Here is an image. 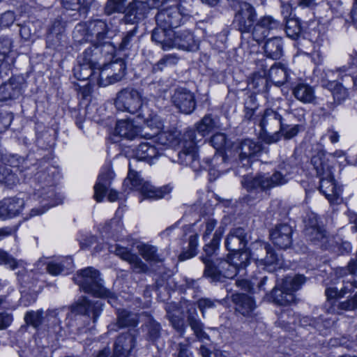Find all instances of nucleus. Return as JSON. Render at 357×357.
<instances>
[{
	"instance_id": "40",
	"label": "nucleus",
	"mask_w": 357,
	"mask_h": 357,
	"mask_svg": "<svg viewBox=\"0 0 357 357\" xmlns=\"http://www.w3.org/2000/svg\"><path fill=\"white\" fill-rule=\"evenodd\" d=\"M88 29L91 36H95L100 41L105 38L107 27L104 21L97 20L89 23Z\"/></svg>"
},
{
	"instance_id": "13",
	"label": "nucleus",
	"mask_w": 357,
	"mask_h": 357,
	"mask_svg": "<svg viewBox=\"0 0 357 357\" xmlns=\"http://www.w3.org/2000/svg\"><path fill=\"white\" fill-rule=\"evenodd\" d=\"M327 301L332 306L328 310L329 313L341 314L343 311H351L357 309V293L350 299L342 302H337L336 300L343 298L340 296V290L336 287H328L325 291Z\"/></svg>"
},
{
	"instance_id": "24",
	"label": "nucleus",
	"mask_w": 357,
	"mask_h": 357,
	"mask_svg": "<svg viewBox=\"0 0 357 357\" xmlns=\"http://www.w3.org/2000/svg\"><path fill=\"white\" fill-rule=\"evenodd\" d=\"M245 230L241 228H235L230 230L225 240L227 249L232 252L241 251L246 245Z\"/></svg>"
},
{
	"instance_id": "43",
	"label": "nucleus",
	"mask_w": 357,
	"mask_h": 357,
	"mask_svg": "<svg viewBox=\"0 0 357 357\" xmlns=\"http://www.w3.org/2000/svg\"><path fill=\"white\" fill-rule=\"evenodd\" d=\"M19 93V89L14 87L10 82L6 83L0 86V101L15 98Z\"/></svg>"
},
{
	"instance_id": "45",
	"label": "nucleus",
	"mask_w": 357,
	"mask_h": 357,
	"mask_svg": "<svg viewBox=\"0 0 357 357\" xmlns=\"http://www.w3.org/2000/svg\"><path fill=\"white\" fill-rule=\"evenodd\" d=\"M224 232V227L220 226L216 229L211 243L208 245H206L204 248V251L206 252L207 255H212L215 252V249L218 248L220 241Z\"/></svg>"
},
{
	"instance_id": "55",
	"label": "nucleus",
	"mask_w": 357,
	"mask_h": 357,
	"mask_svg": "<svg viewBox=\"0 0 357 357\" xmlns=\"http://www.w3.org/2000/svg\"><path fill=\"white\" fill-rule=\"evenodd\" d=\"M123 227L121 220L120 218H114L111 221L106 224L104 228L105 232H112V234H117L121 231Z\"/></svg>"
},
{
	"instance_id": "23",
	"label": "nucleus",
	"mask_w": 357,
	"mask_h": 357,
	"mask_svg": "<svg viewBox=\"0 0 357 357\" xmlns=\"http://www.w3.org/2000/svg\"><path fill=\"white\" fill-rule=\"evenodd\" d=\"M236 310L246 317H252L256 308L253 298L244 294H235L231 296Z\"/></svg>"
},
{
	"instance_id": "56",
	"label": "nucleus",
	"mask_w": 357,
	"mask_h": 357,
	"mask_svg": "<svg viewBox=\"0 0 357 357\" xmlns=\"http://www.w3.org/2000/svg\"><path fill=\"white\" fill-rule=\"evenodd\" d=\"M333 98L337 103H340L348 96L347 90L342 85H337L332 92Z\"/></svg>"
},
{
	"instance_id": "15",
	"label": "nucleus",
	"mask_w": 357,
	"mask_h": 357,
	"mask_svg": "<svg viewBox=\"0 0 357 357\" xmlns=\"http://www.w3.org/2000/svg\"><path fill=\"white\" fill-rule=\"evenodd\" d=\"M293 229L287 223L275 226L270 231V238L273 243L280 249H287L292 243Z\"/></svg>"
},
{
	"instance_id": "2",
	"label": "nucleus",
	"mask_w": 357,
	"mask_h": 357,
	"mask_svg": "<svg viewBox=\"0 0 357 357\" xmlns=\"http://www.w3.org/2000/svg\"><path fill=\"white\" fill-rule=\"evenodd\" d=\"M74 280L85 292L96 297L107 298L112 305L115 303L116 296L103 287L99 273L93 268L88 267L80 271Z\"/></svg>"
},
{
	"instance_id": "25",
	"label": "nucleus",
	"mask_w": 357,
	"mask_h": 357,
	"mask_svg": "<svg viewBox=\"0 0 357 357\" xmlns=\"http://www.w3.org/2000/svg\"><path fill=\"white\" fill-rule=\"evenodd\" d=\"M157 146L176 147L181 146L183 141V135L177 130L159 132L154 137Z\"/></svg>"
},
{
	"instance_id": "21",
	"label": "nucleus",
	"mask_w": 357,
	"mask_h": 357,
	"mask_svg": "<svg viewBox=\"0 0 357 357\" xmlns=\"http://www.w3.org/2000/svg\"><path fill=\"white\" fill-rule=\"evenodd\" d=\"M142 128L135 125L131 119H120L116 121L115 134L128 140L142 137Z\"/></svg>"
},
{
	"instance_id": "44",
	"label": "nucleus",
	"mask_w": 357,
	"mask_h": 357,
	"mask_svg": "<svg viewBox=\"0 0 357 357\" xmlns=\"http://www.w3.org/2000/svg\"><path fill=\"white\" fill-rule=\"evenodd\" d=\"M139 254L147 261H158L157 255V248L155 246L142 244L137 245Z\"/></svg>"
},
{
	"instance_id": "58",
	"label": "nucleus",
	"mask_w": 357,
	"mask_h": 357,
	"mask_svg": "<svg viewBox=\"0 0 357 357\" xmlns=\"http://www.w3.org/2000/svg\"><path fill=\"white\" fill-rule=\"evenodd\" d=\"M15 20V16L13 12L7 11L3 13L0 17V26L1 27H8L13 24Z\"/></svg>"
},
{
	"instance_id": "1",
	"label": "nucleus",
	"mask_w": 357,
	"mask_h": 357,
	"mask_svg": "<svg viewBox=\"0 0 357 357\" xmlns=\"http://www.w3.org/2000/svg\"><path fill=\"white\" fill-rule=\"evenodd\" d=\"M311 163L320 178V192L331 203H339L342 190L333 178L332 167L328 163L326 153L322 150L317 151L312 155Z\"/></svg>"
},
{
	"instance_id": "36",
	"label": "nucleus",
	"mask_w": 357,
	"mask_h": 357,
	"mask_svg": "<svg viewBox=\"0 0 357 357\" xmlns=\"http://www.w3.org/2000/svg\"><path fill=\"white\" fill-rule=\"evenodd\" d=\"M45 194H47V196L45 197H43L42 200L40 201V203L42 204V207L32 208L30 212L31 217L41 215L44 213L47 210H48L50 207L54 206L60 203L59 202L52 201L53 197L54 196L53 190H48L47 192L45 191Z\"/></svg>"
},
{
	"instance_id": "62",
	"label": "nucleus",
	"mask_w": 357,
	"mask_h": 357,
	"mask_svg": "<svg viewBox=\"0 0 357 357\" xmlns=\"http://www.w3.org/2000/svg\"><path fill=\"white\" fill-rule=\"evenodd\" d=\"M13 321V317L7 312L0 313V330L7 328Z\"/></svg>"
},
{
	"instance_id": "28",
	"label": "nucleus",
	"mask_w": 357,
	"mask_h": 357,
	"mask_svg": "<svg viewBox=\"0 0 357 357\" xmlns=\"http://www.w3.org/2000/svg\"><path fill=\"white\" fill-rule=\"evenodd\" d=\"M255 245L261 254L265 253L266 255L264 258L262 257V255H260L259 253H253V256L255 257V259L256 260L257 266H268L277 263L278 257L275 254L271 245L264 242H257L255 243Z\"/></svg>"
},
{
	"instance_id": "33",
	"label": "nucleus",
	"mask_w": 357,
	"mask_h": 357,
	"mask_svg": "<svg viewBox=\"0 0 357 357\" xmlns=\"http://www.w3.org/2000/svg\"><path fill=\"white\" fill-rule=\"evenodd\" d=\"M266 55L273 59H278L282 55V38L275 37L266 40L264 47Z\"/></svg>"
},
{
	"instance_id": "30",
	"label": "nucleus",
	"mask_w": 357,
	"mask_h": 357,
	"mask_svg": "<svg viewBox=\"0 0 357 357\" xmlns=\"http://www.w3.org/2000/svg\"><path fill=\"white\" fill-rule=\"evenodd\" d=\"M114 252L123 260L128 261L135 272L143 273L146 271V264L137 255L131 253L127 248L116 245Z\"/></svg>"
},
{
	"instance_id": "35",
	"label": "nucleus",
	"mask_w": 357,
	"mask_h": 357,
	"mask_svg": "<svg viewBox=\"0 0 357 357\" xmlns=\"http://www.w3.org/2000/svg\"><path fill=\"white\" fill-rule=\"evenodd\" d=\"M109 173L101 174L98 176V181L94 185V198L100 202L105 195L109 185Z\"/></svg>"
},
{
	"instance_id": "22",
	"label": "nucleus",
	"mask_w": 357,
	"mask_h": 357,
	"mask_svg": "<svg viewBox=\"0 0 357 357\" xmlns=\"http://www.w3.org/2000/svg\"><path fill=\"white\" fill-rule=\"evenodd\" d=\"M171 48L176 47L187 51H194L197 49V44L194 40L192 34L188 31L173 30L171 38Z\"/></svg>"
},
{
	"instance_id": "39",
	"label": "nucleus",
	"mask_w": 357,
	"mask_h": 357,
	"mask_svg": "<svg viewBox=\"0 0 357 357\" xmlns=\"http://www.w3.org/2000/svg\"><path fill=\"white\" fill-rule=\"evenodd\" d=\"M24 320L27 324L36 329L41 326L45 327V318L42 310L27 312L24 316Z\"/></svg>"
},
{
	"instance_id": "59",
	"label": "nucleus",
	"mask_w": 357,
	"mask_h": 357,
	"mask_svg": "<svg viewBox=\"0 0 357 357\" xmlns=\"http://www.w3.org/2000/svg\"><path fill=\"white\" fill-rule=\"evenodd\" d=\"M169 321L172 326L182 334L185 331V324L183 318L176 316L174 314L170 315Z\"/></svg>"
},
{
	"instance_id": "46",
	"label": "nucleus",
	"mask_w": 357,
	"mask_h": 357,
	"mask_svg": "<svg viewBox=\"0 0 357 357\" xmlns=\"http://www.w3.org/2000/svg\"><path fill=\"white\" fill-rule=\"evenodd\" d=\"M198 245V236L197 234L192 235L189 238L188 250L183 252L179 255L181 261L193 257L196 255V250Z\"/></svg>"
},
{
	"instance_id": "47",
	"label": "nucleus",
	"mask_w": 357,
	"mask_h": 357,
	"mask_svg": "<svg viewBox=\"0 0 357 357\" xmlns=\"http://www.w3.org/2000/svg\"><path fill=\"white\" fill-rule=\"evenodd\" d=\"M82 305L85 307L86 313L88 315H90L91 314H93V322H96L102 311V303L100 301H96L91 303L88 301H84Z\"/></svg>"
},
{
	"instance_id": "16",
	"label": "nucleus",
	"mask_w": 357,
	"mask_h": 357,
	"mask_svg": "<svg viewBox=\"0 0 357 357\" xmlns=\"http://www.w3.org/2000/svg\"><path fill=\"white\" fill-rule=\"evenodd\" d=\"M172 102L181 112L186 114L193 112L196 106L194 94L183 88L175 91L172 96Z\"/></svg>"
},
{
	"instance_id": "57",
	"label": "nucleus",
	"mask_w": 357,
	"mask_h": 357,
	"mask_svg": "<svg viewBox=\"0 0 357 357\" xmlns=\"http://www.w3.org/2000/svg\"><path fill=\"white\" fill-rule=\"evenodd\" d=\"M280 131L282 133L287 139H291L298 132V126L296 125L289 126L284 123L280 128Z\"/></svg>"
},
{
	"instance_id": "10",
	"label": "nucleus",
	"mask_w": 357,
	"mask_h": 357,
	"mask_svg": "<svg viewBox=\"0 0 357 357\" xmlns=\"http://www.w3.org/2000/svg\"><path fill=\"white\" fill-rule=\"evenodd\" d=\"M257 11L250 3L242 1L234 15V24L241 33L252 31L257 20Z\"/></svg>"
},
{
	"instance_id": "18",
	"label": "nucleus",
	"mask_w": 357,
	"mask_h": 357,
	"mask_svg": "<svg viewBox=\"0 0 357 357\" xmlns=\"http://www.w3.org/2000/svg\"><path fill=\"white\" fill-rule=\"evenodd\" d=\"M136 331L123 333L116 339L112 357H128L130 351L135 347Z\"/></svg>"
},
{
	"instance_id": "8",
	"label": "nucleus",
	"mask_w": 357,
	"mask_h": 357,
	"mask_svg": "<svg viewBox=\"0 0 357 357\" xmlns=\"http://www.w3.org/2000/svg\"><path fill=\"white\" fill-rule=\"evenodd\" d=\"M195 131L188 130L183 134V141L181 144L182 150L178 153V161L180 164L190 166L196 169L199 165Z\"/></svg>"
},
{
	"instance_id": "14",
	"label": "nucleus",
	"mask_w": 357,
	"mask_h": 357,
	"mask_svg": "<svg viewBox=\"0 0 357 357\" xmlns=\"http://www.w3.org/2000/svg\"><path fill=\"white\" fill-rule=\"evenodd\" d=\"M305 235L307 238L314 243H320L322 245L327 241L326 230L318 222L315 214H310L305 220Z\"/></svg>"
},
{
	"instance_id": "11",
	"label": "nucleus",
	"mask_w": 357,
	"mask_h": 357,
	"mask_svg": "<svg viewBox=\"0 0 357 357\" xmlns=\"http://www.w3.org/2000/svg\"><path fill=\"white\" fill-rule=\"evenodd\" d=\"M185 15L184 8L181 5L170 6L158 13L155 17L157 25L173 30L180 26Z\"/></svg>"
},
{
	"instance_id": "19",
	"label": "nucleus",
	"mask_w": 357,
	"mask_h": 357,
	"mask_svg": "<svg viewBox=\"0 0 357 357\" xmlns=\"http://www.w3.org/2000/svg\"><path fill=\"white\" fill-rule=\"evenodd\" d=\"M150 142L141 143L135 151V156L137 160H144L149 164L154 162L160 155L162 148L152 138Z\"/></svg>"
},
{
	"instance_id": "51",
	"label": "nucleus",
	"mask_w": 357,
	"mask_h": 357,
	"mask_svg": "<svg viewBox=\"0 0 357 357\" xmlns=\"http://www.w3.org/2000/svg\"><path fill=\"white\" fill-rule=\"evenodd\" d=\"M231 255L232 260H236L238 263V269L245 268L249 264L250 255L248 251H237Z\"/></svg>"
},
{
	"instance_id": "9",
	"label": "nucleus",
	"mask_w": 357,
	"mask_h": 357,
	"mask_svg": "<svg viewBox=\"0 0 357 357\" xmlns=\"http://www.w3.org/2000/svg\"><path fill=\"white\" fill-rule=\"evenodd\" d=\"M205 264L204 274L213 279H220L221 276L226 278H233L239 270L238 263L232 260L231 255L227 256V259L220 260L216 266H213L209 259H204Z\"/></svg>"
},
{
	"instance_id": "26",
	"label": "nucleus",
	"mask_w": 357,
	"mask_h": 357,
	"mask_svg": "<svg viewBox=\"0 0 357 357\" xmlns=\"http://www.w3.org/2000/svg\"><path fill=\"white\" fill-rule=\"evenodd\" d=\"M139 116L144 119L146 127L152 130V133H149L145 130V128L142 129V138L151 139L152 138H154L155 135L163 128L162 121L155 113L151 112L147 115L144 113H142Z\"/></svg>"
},
{
	"instance_id": "60",
	"label": "nucleus",
	"mask_w": 357,
	"mask_h": 357,
	"mask_svg": "<svg viewBox=\"0 0 357 357\" xmlns=\"http://www.w3.org/2000/svg\"><path fill=\"white\" fill-rule=\"evenodd\" d=\"M176 58L172 55H167L162 58L154 66V70H162L165 66L173 65L176 63Z\"/></svg>"
},
{
	"instance_id": "48",
	"label": "nucleus",
	"mask_w": 357,
	"mask_h": 357,
	"mask_svg": "<svg viewBox=\"0 0 357 357\" xmlns=\"http://www.w3.org/2000/svg\"><path fill=\"white\" fill-rule=\"evenodd\" d=\"M58 310H48L45 313V327L47 328H54L59 326L61 324V320L58 317Z\"/></svg>"
},
{
	"instance_id": "20",
	"label": "nucleus",
	"mask_w": 357,
	"mask_h": 357,
	"mask_svg": "<svg viewBox=\"0 0 357 357\" xmlns=\"http://www.w3.org/2000/svg\"><path fill=\"white\" fill-rule=\"evenodd\" d=\"M232 148L235 152L234 155H237L241 162L246 161L243 165H248L250 158L260 151V146L249 139L234 143Z\"/></svg>"
},
{
	"instance_id": "27",
	"label": "nucleus",
	"mask_w": 357,
	"mask_h": 357,
	"mask_svg": "<svg viewBox=\"0 0 357 357\" xmlns=\"http://www.w3.org/2000/svg\"><path fill=\"white\" fill-rule=\"evenodd\" d=\"M283 119L280 114L272 109H266L259 122V126L264 132H269L280 128L283 123Z\"/></svg>"
},
{
	"instance_id": "7",
	"label": "nucleus",
	"mask_w": 357,
	"mask_h": 357,
	"mask_svg": "<svg viewBox=\"0 0 357 357\" xmlns=\"http://www.w3.org/2000/svg\"><path fill=\"white\" fill-rule=\"evenodd\" d=\"M143 102L144 99L141 91L134 88L127 87L117 93L114 106L119 111L135 114L140 109L144 112Z\"/></svg>"
},
{
	"instance_id": "61",
	"label": "nucleus",
	"mask_w": 357,
	"mask_h": 357,
	"mask_svg": "<svg viewBox=\"0 0 357 357\" xmlns=\"http://www.w3.org/2000/svg\"><path fill=\"white\" fill-rule=\"evenodd\" d=\"M11 43L8 38H0V61H3L6 54L10 50Z\"/></svg>"
},
{
	"instance_id": "54",
	"label": "nucleus",
	"mask_w": 357,
	"mask_h": 357,
	"mask_svg": "<svg viewBox=\"0 0 357 357\" xmlns=\"http://www.w3.org/2000/svg\"><path fill=\"white\" fill-rule=\"evenodd\" d=\"M0 264L6 265L13 270L18 266V261L6 252L0 249Z\"/></svg>"
},
{
	"instance_id": "50",
	"label": "nucleus",
	"mask_w": 357,
	"mask_h": 357,
	"mask_svg": "<svg viewBox=\"0 0 357 357\" xmlns=\"http://www.w3.org/2000/svg\"><path fill=\"white\" fill-rule=\"evenodd\" d=\"M218 224L217 220L213 217L203 218V239L206 241L209 238L211 233L214 231Z\"/></svg>"
},
{
	"instance_id": "52",
	"label": "nucleus",
	"mask_w": 357,
	"mask_h": 357,
	"mask_svg": "<svg viewBox=\"0 0 357 357\" xmlns=\"http://www.w3.org/2000/svg\"><path fill=\"white\" fill-rule=\"evenodd\" d=\"M221 301L218 300H211L208 298H202L198 300L197 305L204 315L206 310L216 307L217 304H220Z\"/></svg>"
},
{
	"instance_id": "49",
	"label": "nucleus",
	"mask_w": 357,
	"mask_h": 357,
	"mask_svg": "<svg viewBox=\"0 0 357 357\" xmlns=\"http://www.w3.org/2000/svg\"><path fill=\"white\" fill-rule=\"evenodd\" d=\"M301 31L299 22L296 19H289L286 22V33L288 37L295 39Z\"/></svg>"
},
{
	"instance_id": "42",
	"label": "nucleus",
	"mask_w": 357,
	"mask_h": 357,
	"mask_svg": "<svg viewBox=\"0 0 357 357\" xmlns=\"http://www.w3.org/2000/svg\"><path fill=\"white\" fill-rule=\"evenodd\" d=\"M215 121L210 114L205 115L196 125V129L201 137H204L215 128Z\"/></svg>"
},
{
	"instance_id": "63",
	"label": "nucleus",
	"mask_w": 357,
	"mask_h": 357,
	"mask_svg": "<svg viewBox=\"0 0 357 357\" xmlns=\"http://www.w3.org/2000/svg\"><path fill=\"white\" fill-rule=\"evenodd\" d=\"M136 31L133 29L127 33V34L123 38L122 41L120 44L121 49H127L130 45L131 42L135 36Z\"/></svg>"
},
{
	"instance_id": "17",
	"label": "nucleus",
	"mask_w": 357,
	"mask_h": 357,
	"mask_svg": "<svg viewBox=\"0 0 357 357\" xmlns=\"http://www.w3.org/2000/svg\"><path fill=\"white\" fill-rule=\"evenodd\" d=\"M280 22L272 16L266 15L261 17L253 28V38L256 41L260 42L268 35L271 31L280 29Z\"/></svg>"
},
{
	"instance_id": "3",
	"label": "nucleus",
	"mask_w": 357,
	"mask_h": 357,
	"mask_svg": "<svg viewBox=\"0 0 357 357\" xmlns=\"http://www.w3.org/2000/svg\"><path fill=\"white\" fill-rule=\"evenodd\" d=\"M289 181L287 174L280 171H275L272 174L260 173L255 176H244L241 181L243 186L248 191L260 189L261 190L271 188L286 184Z\"/></svg>"
},
{
	"instance_id": "4",
	"label": "nucleus",
	"mask_w": 357,
	"mask_h": 357,
	"mask_svg": "<svg viewBox=\"0 0 357 357\" xmlns=\"http://www.w3.org/2000/svg\"><path fill=\"white\" fill-rule=\"evenodd\" d=\"M145 9V3L140 0H109L105 12L108 15L114 13H125L126 20L134 23L143 17Z\"/></svg>"
},
{
	"instance_id": "34",
	"label": "nucleus",
	"mask_w": 357,
	"mask_h": 357,
	"mask_svg": "<svg viewBox=\"0 0 357 357\" xmlns=\"http://www.w3.org/2000/svg\"><path fill=\"white\" fill-rule=\"evenodd\" d=\"M10 165L13 167L15 171L6 166H0V183L9 188L17 185L20 181L18 176L16 175V172L18 170L16 165L15 162H12Z\"/></svg>"
},
{
	"instance_id": "37",
	"label": "nucleus",
	"mask_w": 357,
	"mask_h": 357,
	"mask_svg": "<svg viewBox=\"0 0 357 357\" xmlns=\"http://www.w3.org/2000/svg\"><path fill=\"white\" fill-rule=\"evenodd\" d=\"M138 319L135 314L126 310H118L117 324L121 327H135L137 325Z\"/></svg>"
},
{
	"instance_id": "31",
	"label": "nucleus",
	"mask_w": 357,
	"mask_h": 357,
	"mask_svg": "<svg viewBox=\"0 0 357 357\" xmlns=\"http://www.w3.org/2000/svg\"><path fill=\"white\" fill-rule=\"evenodd\" d=\"M292 93L298 100L305 104L313 103L316 99L314 88L305 83H299L296 85Z\"/></svg>"
},
{
	"instance_id": "29",
	"label": "nucleus",
	"mask_w": 357,
	"mask_h": 357,
	"mask_svg": "<svg viewBox=\"0 0 357 357\" xmlns=\"http://www.w3.org/2000/svg\"><path fill=\"white\" fill-rule=\"evenodd\" d=\"M26 203L24 197H15L4 199L1 206V215H7L10 218L19 215L23 210Z\"/></svg>"
},
{
	"instance_id": "41",
	"label": "nucleus",
	"mask_w": 357,
	"mask_h": 357,
	"mask_svg": "<svg viewBox=\"0 0 357 357\" xmlns=\"http://www.w3.org/2000/svg\"><path fill=\"white\" fill-rule=\"evenodd\" d=\"M188 323L199 341L209 339L208 335L203 330V324L197 317L189 315L188 317Z\"/></svg>"
},
{
	"instance_id": "12",
	"label": "nucleus",
	"mask_w": 357,
	"mask_h": 357,
	"mask_svg": "<svg viewBox=\"0 0 357 357\" xmlns=\"http://www.w3.org/2000/svg\"><path fill=\"white\" fill-rule=\"evenodd\" d=\"M126 69L123 60H116L105 65L99 73L98 85L105 87L121 81L126 75Z\"/></svg>"
},
{
	"instance_id": "5",
	"label": "nucleus",
	"mask_w": 357,
	"mask_h": 357,
	"mask_svg": "<svg viewBox=\"0 0 357 357\" xmlns=\"http://www.w3.org/2000/svg\"><path fill=\"white\" fill-rule=\"evenodd\" d=\"M305 282V278L301 275L294 277L287 276L281 284H278L272 291V297L275 303L286 305L295 301L294 292L300 289Z\"/></svg>"
},
{
	"instance_id": "53",
	"label": "nucleus",
	"mask_w": 357,
	"mask_h": 357,
	"mask_svg": "<svg viewBox=\"0 0 357 357\" xmlns=\"http://www.w3.org/2000/svg\"><path fill=\"white\" fill-rule=\"evenodd\" d=\"M211 145L217 150L224 149L227 144V137L224 133H216L213 135L210 140Z\"/></svg>"
},
{
	"instance_id": "32",
	"label": "nucleus",
	"mask_w": 357,
	"mask_h": 357,
	"mask_svg": "<svg viewBox=\"0 0 357 357\" xmlns=\"http://www.w3.org/2000/svg\"><path fill=\"white\" fill-rule=\"evenodd\" d=\"M173 30L163 29L162 26L157 25L152 33V40L155 43L161 45L162 48L165 50L170 49L172 44L171 38Z\"/></svg>"
},
{
	"instance_id": "6",
	"label": "nucleus",
	"mask_w": 357,
	"mask_h": 357,
	"mask_svg": "<svg viewBox=\"0 0 357 357\" xmlns=\"http://www.w3.org/2000/svg\"><path fill=\"white\" fill-rule=\"evenodd\" d=\"M124 185L130 190L139 191L144 198L150 199H162L169 192L167 187L156 188L149 182L141 178L138 172L134 171L129 164V172L124 180Z\"/></svg>"
},
{
	"instance_id": "64",
	"label": "nucleus",
	"mask_w": 357,
	"mask_h": 357,
	"mask_svg": "<svg viewBox=\"0 0 357 357\" xmlns=\"http://www.w3.org/2000/svg\"><path fill=\"white\" fill-rule=\"evenodd\" d=\"M63 271V265L56 262H51L47 265V271L53 275H57Z\"/></svg>"
},
{
	"instance_id": "38",
	"label": "nucleus",
	"mask_w": 357,
	"mask_h": 357,
	"mask_svg": "<svg viewBox=\"0 0 357 357\" xmlns=\"http://www.w3.org/2000/svg\"><path fill=\"white\" fill-rule=\"evenodd\" d=\"M270 79L278 85L283 84L287 80V72L286 68L280 65L273 66L268 72Z\"/></svg>"
}]
</instances>
